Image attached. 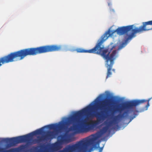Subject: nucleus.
<instances>
[{"instance_id":"1","label":"nucleus","mask_w":152,"mask_h":152,"mask_svg":"<svg viewBox=\"0 0 152 152\" xmlns=\"http://www.w3.org/2000/svg\"><path fill=\"white\" fill-rule=\"evenodd\" d=\"M99 99L97 98L93 102L95 103L94 104L90 105L76 112L68 118L67 121L63 122L62 126L73 124L72 126L68 129L67 132L70 131L76 134L87 132L97 128V125L101 123L105 118L102 114L104 111H102L93 113H91V112H94L93 109L106 110L109 104L108 100L98 102Z\"/></svg>"},{"instance_id":"2","label":"nucleus","mask_w":152,"mask_h":152,"mask_svg":"<svg viewBox=\"0 0 152 152\" xmlns=\"http://www.w3.org/2000/svg\"><path fill=\"white\" fill-rule=\"evenodd\" d=\"M133 28V25H132L119 27L115 30H110L109 29L102 36L101 39L98 42L93 48L89 50H85L82 48H78L76 49V51L78 53H93L101 56L106 60L105 66L107 68L106 77V79H107L110 77L112 75L111 70L114 72L115 71V69H112V68L114 64V61L117 56L118 51L117 50H113L110 54L112 50L115 48L116 45L111 42L108 46L104 47L102 45V44L108 37L112 36L115 32H117L118 34L122 35L131 31V33L128 36L127 38H126V41H127L129 40L127 39V38L132 34V30L134 29Z\"/></svg>"},{"instance_id":"3","label":"nucleus","mask_w":152,"mask_h":152,"mask_svg":"<svg viewBox=\"0 0 152 152\" xmlns=\"http://www.w3.org/2000/svg\"><path fill=\"white\" fill-rule=\"evenodd\" d=\"M62 49V46L61 45H52L23 49L0 58V67L4 64L22 60L27 56H35L49 52L60 51Z\"/></svg>"},{"instance_id":"4","label":"nucleus","mask_w":152,"mask_h":152,"mask_svg":"<svg viewBox=\"0 0 152 152\" xmlns=\"http://www.w3.org/2000/svg\"><path fill=\"white\" fill-rule=\"evenodd\" d=\"M42 132V129L41 128L25 135L10 138H4V141L7 142H9L11 146H14L17 144L28 141L31 136L40 134Z\"/></svg>"},{"instance_id":"5","label":"nucleus","mask_w":152,"mask_h":152,"mask_svg":"<svg viewBox=\"0 0 152 152\" xmlns=\"http://www.w3.org/2000/svg\"><path fill=\"white\" fill-rule=\"evenodd\" d=\"M151 98H149L148 100H134L126 103L123 105L120 108H116L113 110L114 112H118L119 113H121L125 109H131L133 107H136L140 104L147 102V104L146 105L145 107L147 109L150 106L149 102Z\"/></svg>"},{"instance_id":"6","label":"nucleus","mask_w":152,"mask_h":152,"mask_svg":"<svg viewBox=\"0 0 152 152\" xmlns=\"http://www.w3.org/2000/svg\"><path fill=\"white\" fill-rule=\"evenodd\" d=\"M142 25L138 28H135L132 30L131 34L129 36L127 39L135 37V34L143 31L152 30V20L143 22Z\"/></svg>"},{"instance_id":"7","label":"nucleus","mask_w":152,"mask_h":152,"mask_svg":"<svg viewBox=\"0 0 152 152\" xmlns=\"http://www.w3.org/2000/svg\"><path fill=\"white\" fill-rule=\"evenodd\" d=\"M128 110H125L124 111L123 114H119L115 116L113 120L110 122L109 124H107L105 127H103L102 130V132L103 133H106L109 129V127L111 124H117L118 121L120 119L125 118L128 116Z\"/></svg>"},{"instance_id":"8","label":"nucleus","mask_w":152,"mask_h":152,"mask_svg":"<svg viewBox=\"0 0 152 152\" xmlns=\"http://www.w3.org/2000/svg\"><path fill=\"white\" fill-rule=\"evenodd\" d=\"M56 135V132L54 131H48L46 134L40 137H38V139L36 140L37 143H39L42 141L51 140L54 138Z\"/></svg>"},{"instance_id":"9","label":"nucleus","mask_w":152,"mask_h":152,"mask_svg":"<svg viewBox=\"0 0 152 152\" xmlns=\"http://www.w3.org/2000/svg\"><path fill=\"white\" fill-rule=\"evenodd\" d=\"M58 140L62 145L65 143H68L72 141L71 139L68 137L66 134L59 136L58 137Z\"/></svg>"},{"instance_id":"10","label":"nucleus","mask_w":152,"mask_h":152,"mask_svg":"<svg viewBox=\"0 0 152 152\" xmlns=\"http://www.w3.org/2000/svg\"><path fill=\"white\" fill-rule=\"evenodd\" d=\"M62 145V144L57 140V142L53 144L52 148L54 150H57L60 148Z\"/></svg>"},{"instance_id":"11","label":"nucleus","mask_w":152,"mask_h":152,"mask_svg":"<svg viewBox=\"0 0 152 152\" xmlns=\"http://www.w3.org/2000/svg\"><path fill=\"white\" fill-rule=\"evenodd\" d=\"M58 125L56 124H51L46 126L45 127H47L48 129L54 130L58 128Z\"/></svg>"},{"instance_id":"12","label":"nucleus","mask_w":152,"mask_h":152,"mask_svg":"<svg viewBox=\"0 0 152 152\" xmlns=\"http://www.w3.org/2000/svg\"><path fill=\"white\" fill-rule=\"evenodd\" d=\"M126 45V43L125 42H123L122 43L119 47L118 48V50H120L121 49L123 48H124L125 46Z\"/></svg>"},{"instance_id":"13","label":"nucleus","mask_w":152,"mask_h":152,"mask_svg":"<svg viewBox=\"0 0 152 152\" xmlns=\"http://www.w3.org/2000/svg\"><path fill=\"white\" fill-rule=\"evenodd\" d=\"M108 6H109L110 5V3H108Z\"/></svg>"},{"instance_id":"14","label":"nucleus","mask_w":152,"mask_h":152,"mask_svg":"<svg viewBox=\"0 0 152 152\" xmlns=\"http://www.w3.org/2000/svg\"><path fill=\"white\" fill-rule=\"evenodd\" d=\"M106 122H104V124H106Z\"/></svg>"},{"instance_id":"15","label":"nucleus","mask_w":152,"mask_h":152,"mask_svg":"<svg viewBox=\"0 0 152 152\" xmlns=\"http://www.w3.org/2000/svg\"><path fill=\"white\" fill-rule=\"evenodd\" d=\"M94 147H93L92 148H91V150H92V148H94Z\"/></svg>"},{"instance_id":"16","label":"nucleus","mask_w":152,"mask_h":152,"mask_svg":"<svg viewBox=\"0 0 152 152\" xmlns=\"http://www.w3.org/2000/svg\"><path fill=\"white\" fill-rule=\"evenodd\" d=\"M110 132V130H109V132Z\"/></svg>"}]
</instances>
